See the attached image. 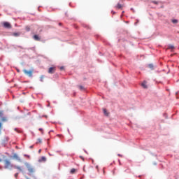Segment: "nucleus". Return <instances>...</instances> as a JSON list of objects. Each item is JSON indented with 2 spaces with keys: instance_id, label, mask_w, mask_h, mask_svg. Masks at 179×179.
<instances>
[{
  "instance_id": "nucleus-28",
  "label": "nucleus",
  "mask_w": 179,
  "mask_h": 179,
  "mask_svg": "<svg viewBox=\"0 0 179 179\" xmlns=\"http://www.w3.org/2000/svg\"><path fill=\"white\" fill-rule=\"evenodd\" d=\"M39 131H41V132H43V129L40 128Z\"/></svg>"
},
{
  "instance_id": "nucleus-3",
  "label": "nucleus",
  "mask_w": 179,
  "mask_h": 179,
  "mask_svg": "<svg viewBox=\"0 0 179 179\" xmlns=\"http://www.w3.org/2000/svg\"><path fill=\"white\" fill-rule=\"evenodd\" d=\"M25 166L28 169V171L29 173H34V168H33V166H31V165H30V164L26 162Z\"/></svg>"
},
{
  "instance_id": "nucleus-11",
  "label": "nucleus",
  "mask_w": 179,
  "mask_h": 179,
  "mask_svg": "<svg viewBox=\"0 0 179 179\" xmlns=\"http://www.w3.org/2000/svg\"><path fill=\"white\" fill-rule=\"evenodd\" d=\"M171 22L173 24H177V23H178V20L173 19L171 20Z\"/></svg>"
},
{
  "instance_id": "nucleus-9",
  "label": "nucleus",
  "mask_w": 179,
  "mask_h": 179,
  "mask_svg": "<svg viewBox=\"0 0 179 179\" xmlns=\"http://www.w3.org/2000/svg\"><path fill=\"white\" fill-rule=\"evenodd\" d=\"M13 167H14V169H16L19 171H23V169L22 168V166H17L15 165Z\"/></svg>"
},
{
  "instance_id": "nucleus-8",
  "label": "nucleus",
  "mask_w": 179,
  "mask_h": 179,
  "mask_svg": "<svg viewBox=\"0 0 179 179\" xmlns=\"http://www.w3.org/2000/svg\"><path fill=\"white\" fill-rule=\"evenodd\" d=\"M146 81H143L141 84L142 87H143V89H148V85H146Z\"/></svg>"
},
{
  "instance_id": "nucleus-17",
  "label": "nucleus",
  "mask_w": 179,
  "mask_h": 179,
  "mask_svg": "<svg viewBox=\"0 0 179 179\" xmlns=\"http://www.w3.org/2000/svg\"><path fill=\"white\" fill-rule=\"evenodd\" d=\"M25 30H26V31H30V27L27 26V27H25Z\"/></svg>"
},
{
  "instance_id": "nucleus-16",
  "label": "nucleus",
  "mask_w": 179,
  "mask_h": 179,
  "mask_svg": "<svg viewBox=\"0 0 179 179\" xmlns=\"http://www.w3.org/2000/svg\"><path fill=\"white\" fill-rule=\"evenodd\" d=\"M103 114H105V115H106L108 117V113L107 112V110L103 109Z\"/></svg>"
},
{
  "instance_id": "nucleus-31",
  "label": "nucleus",
  "mask_w": 179,
  "mask_h": 179,
  "mask_svg": "<svg viewBox=\"0 0 179 179\" xmlns=\"http://www.w3.org/2000/svg\"><path fill=\"white\" fill-rule=\"evenodd\" d=\"M41 150H38V153H41Z\"/></svg>"
},
{
  "instance_id": "nucleus-12",
  "label": "nucleus",
  "mask_w": 179,
  "mask_h": 179,
  "mask_svg": "<svg viewBox=\"0 0 179 179\" xmlns=\"http://www.w3.org/2000/svg\"><path fill=\"white\" fill-rule=\"evenodd\" d=\"M13 36H14L15 37H19V36H20V33L19 32L13 33Z\"/></svg>"
},
{
  "instance_id": "nucleus-2",
  "label": "nucleus",
  "mask_w": 179,
  "mask_h": 179,
  "mask_svg": "<svg viewBox=\"0 0 179 179\" xmlns=\"http://www.w3.org/2000/svg\"><path fill=\"white\" fill-rule=\"evenodd\" d=\"M23 72H24V74L27 75V76H29V78H32L33 77V72H34V69H31L29 71L24 69Z\"/></svg>"
},
{
  "instance_id": "nucleus-21",
  "label": "nucleus",
  "mask_w": 179,
  "mask_h": 179,
  "mask_svg": "<svg viewBox=\"0 0 179 179\" xmlns=\"http://www.w3.org/2000/svg\"><path fill=\"white\" fill-rule=\"evenodd\" d=\"M41 138H38L37 139V141H36V143H41Z\"/></svg>"
},
{
  "instance_id": "nucleus-35",
  "label": "nucleus",
  "mask_w": 179,
  "mask_h": 179,
  "mask_svg": "<svg viewBox=\"0 0 179 179\" xmlns=\"http://www.w3.org/2000/svg\"><path fill=\"white\" fill-rule=\"evenodd\" d=\"M57 136H61V135H57Z\"/></svg>"
},
{
  "instance_id": "nucleus-27",
  "label": "nucleus",
  "mask_w": 179,
  "mask_h": 179,
  "mask_svg": "<svg viewBox=\"0 0 179 179\" xmlns=\"http://www.w3.org/2000/svg\"><path fill=\"white\" fill-rule=\"evenodd\" d=\"M170 48H171L173 50V49H174V46L171 45V46H170Z\"/></svg>"
},
{
  "instance_id": "nucleus-5",
  "label": "nucleus",
  "mask_w": 179,
  "mask_h": 179,
  "mask_svg": "<svg viewBox=\"0 0 179 179\" xmlns=\"http://www.w3.org/2000/svg\"><path fill=\"white\" fill-rule=\"evenodd\" d=\"M55 73V66L49 68L48 73Z\"/></svg>"
},
{
  "instance_id": "nucleus-29",
  "label": "nucleus",
  "mask_w": 179,
  "mask_h": 179,
  "mask_svg": "<svg viewBox=\"0 0 179 179\" xmlns=\"http://www.w3.org/2000/svg\"><path fill=\"white\" fill-rule=\"evenodd\" d=\"M60 69L62 71V69H64V66L60 67Z\"/></svg>"
},
{
  "instance_id": "nucleus-24",
  "label": "nucleus",
  "mask_w": 179,
  "mask_h": 179,
  "mask_svg": "<svg viewBox=\"0 0 179 179\" xmlns=\"http://www.w3.org/2000/svg\"><path fill=\"white\" fill-rule=\"evenodd\" d=\"M80 158L82 160H85V158H84L83 156H80Z\"/></svg>"
},
{
  "instance_id": "nucleus-26",
  "label": "nucleus",
  "mask_w": 179,
  "mask_h": 179,
  "mask_svg": "<svg viewBox=\"0 0 179 179\" xmlns=\"http://www.w3.org/2000/svg\"><path fill=\"white\" fill-rule=\"evenodd\" d=\"M14 131H15V132H19V131H17V129H14Z\"/></svg>"
},
{
  "instance_id": "nucleus-34",
  "label": "nucleus",
  "mask_w": 179,
  "mask_h": 179,
  "mask_svg": "<svg viewBox=\"0 0 179 179\" xmlns=\"http://www.w3.org/2000/svg\"><path fill=\"white\" fill-rule=\"evenodd\" d=\"M131 10H134V8H131Z\"/></svg>"
},
{
  "instance_id": "nucleus-1",
  "label": "nucleus",
  "mask_w": 179,
  "mask_h": 179,
  "mask_svg": "<svg viewBox=\"0 0 179 179\" xmlns=\"http://www.w3.org/2000/svg\"><path fill=\"white\" fill-rule=\"evenodd\" d=\"M12 167H13V165L12 164V163H10V161H9L8 159H5L4 169H10Z\"/></svg>"
},
{
  "instance_id": "nucleus-33",
  "label": "nucleus",
  "mask_w": 179,
  "mask_h": 179,
  "mask_svg": "<svg viewBox=\"0 0 179 179\" xmlns=\"http://www.w3.org/2000/svg\"><path fill=\"white\" fill-rule=\"evenodd\" d=\"M1 162H2V159H0V163H1Z\"/></svg>"
},
{
  "instance_id": "nucleus-7",
  "label": "nucleus",
  "mask_w": 179,
  "mask_h": 179,
  "mask_svg": "<svg viewBox=\"0 0 179 179\" xmlns=\"http://www.w3.org/2000/svg\"><path fill=\"white\" fill-rule=\"evenodd\" d=\"M34 40H35V41H40V40H41V38H40V36H38V35H34L33 36Z\"/></svg>"
},
{
  "instance_id": "nucleus-23",
  "label": "nucleus",
  "mask_w": 179,
  "mask_h": 179,
  "mask_svg": "<svg viewBox=\"0 0 179 179\" xmlns=\"http://www.w3.org/2000/svg\"><path fill=\"white\" fill-rule=\"evenodd\" d=\"M18 176H19V173H15L14 177L15 178H17Z\"/></svg>"
},
{
  "instance_id": "nucleus-6",
  "label": "nucleus",
  "mask_w": 179,
  "mask_h": 179,
  "mask_svg": "<svg viewBox=\"0 0 179 179\" xmlns=\"http://www.w3.org/2000/svg\"><path fill=\"white\" fill-rule=\"evenodd\" d=\"M13 159H15V160L20 162V158L19 157V155H17V154H14L13 155Z\"/></svg>"
},
{
  "instance_id": "nucleus-13",
  "label": "nucleus",
  "mask_w": 179,
  "mask_h": 179,
  "mask_svg": "<svg viewBox=\"0 0 179 179\" xmlns=\"http://www.w3.org/2000/svg\"><path fill=\"white\" fill-rule=\"evenodd\" d=\"M45 160H47L45 157H41V158L39 159V162H45Z\"/></svg>"
},
{
  "instance_id": "nucleus-18",
  "label": "nucleus",
  "mask_w": 179,
  "mask_h": 179,
  "mask_svg": "<svg viewBox=\"0 0 179 179\" xmlns=\"http://www.w3.org/2000/svg\"><path fill=\"white\" fill-rule=\"evenodd\" d=\"M41 82H44V76H41L40 78Z\"/></svg>"
},
{
  "instance_id": "nucleus-14",
  "label": "nucleus",
  "mask_w": 179,
  "mask_h": 179,
  "mask_svg": "<svg viewBox=\"0 0 179 179\" xmlns=\"http://www.w3.org/2000/svg\"><path fill=\"white\" fill-rule=\"evenodd\" d=\"M71 174H75L76 173V169H72L70 171Z\"/></svg>"
},
{
  "instance_id": "nucleus-4",
  "label": "nucleus",
  "mask_w": 179,
  "mask_h": 179,
  "mask_svg": "<svg viewBox=\"0 0 179 179\" xmlns=\"http://www.w3.org/2000/svg\"><path fill=\"white\" fill-rule=\"evenodd\" d=\"M3 26L6 29H12V25H10V24L9 22H4L3 23Z\"/></svg>"
},
{
  "instance_id": "nucleus-10",
  "label": "nucleus",
  "mask_w": 179,
  "mask_h": 179,
  "mask_svg": "<svg viewBox=\"0 0 179 179\" xmlns=\"http://www.w3.org/2000/svg\"><path fill=\"white\" fill-rule=\"evenodd\" d=\"M1 121L2 122H6V121H8V118H6V117H1Z\"/></svg>"
},
{
  "instance_id": "nucleus-36",
  "label": "nucleus",
  "mask_w": 179,
  "mask_h": 179,
  "mask_svg": "<svg viewBox=\"0 0 179 179\" xmlns=\"http://www.w3.org/2000/svg\"><path fill=\"white\" fill-rule=\"evenodd\" d=\"M122 1H124V0H122Z\"/></svg>"
},
{
  "instance_id": "nucleus-22",
  "label": "nucleus",
  "mask_w": 179,
  "mask_h": 179,
  "mask_svg": "<svg viewBox=\"0 0 179 179\" xmlns=\"http://www.w3.org/2000/svg\"><path fill=\"white\" fill-rule=\"evenodd\" d=\"M152 3H155V5L159 4V2L156 1H152Z\"/></svg>"
},
{
  "instance_id": "nucleus-15",
  "label": "nucleus",
  "mask_w": 179,
  "mask_h": 179,
  "mask_svg": "<svg viewBox=\"0 0 179 179\" xmlns=\"http://www.w3.org/2000/svg\"><path fill=\"white\" fill-rule=\"evenodd\" d=\"M122 5H121L120 3H117V6H116V8H117V9H121V8H122Z\"/></svg>"
},
{
  "instance_id": "nucleus-30",
  "label": "nucleus",
  "mask_w": 179,
  "mask_h": 179,
  "mask_svg": "<svg viewBox=\"0 0 179 179\" xmlns=\"http://www.w3.org/2000/svg\"><path fill=\"white\" fill-rule=\"evenodd\" d=\"M24 156L27 157H30V156H29V155H24Z\"/></svg>"
},
{
  "instance_id": "nucleus-32",
  "label": "nucleus",
  "mask_w": 179,
  "mask_h": 179,
  "mask_svg": "<svg viewBox=\"0 0 179 179\" xmlns=\"http://www.w3.org/2000/svg\"><path fill=\"white\" fill-rule=\"evenodd\" d=\"M96 169H99V166H96Z\"/></svg>"
},
{
  "instance_id": "nucleus-25",
  "label": "nucleus",
  "mask_w": 179,
  "mask_h": 179,
  "mask_svg": "<svg viewBox=\"0 0 179 179\" xmlns=\"http://www.w3.org/2000/svg\"><path fill=\"white\" fill-rule=\"evenodd\" d=\"M2 115H3V113L1 111H0V117H2Z\"/></svg>"
},
{
  "instance_id": "nucleus-19",
  "label": "nucleus",
  "mask_w": 179,
  "mask_h": 179,
  "mask_svg": "<svg viewBox=\"0 0 179 179\" xmlns=\"http://www.w3.org/2000/svg\"><path fill=\"white\" fill-rule=\"evenodd\" d=\"M148 68H150V69H153V68H154L153 64H149Z\"/></svg>"
},
{
  "instance_id": "nucleus-20",
  "label": "nucleus",
  "mask_w": 179,
  "mask_h": 179,
  "mask_svg": "<svg viewBox=\"0 0 179 179\" xmlns=\"http://www.w3.org/2000/svg\"><path fill=\"white\" fill-rule=\"evenodd\" d=\"M79 89H80V90H85V87L82 85L79 86Z\"/></svg>"
}]
</instances>
